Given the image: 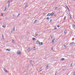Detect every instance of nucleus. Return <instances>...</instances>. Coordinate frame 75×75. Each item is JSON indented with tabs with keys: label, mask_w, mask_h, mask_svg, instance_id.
<instances>
[{
	"label": "nucleus",
	"mask_w": 75,
	"mask_h": 75,
	"mask_svg": "<svg viewBox=\"0 0 75 75\" xmlns=\"http://www.w3.org/2000/svg\"><path fill=\"white\" fill-rule=\"evenodd\" d=\"M17 54L18 55H21V51L20 50H18L17 51Z\"/></svg>",
	"instance_id": "nucleus-1"
},
{
	"label": "nucleus",
	"mask_w": 75,
	"mask_h": 75,
	"mask_svg": "<svg viewBox=\"0 0 75 75\" xmlns=\"http://www.w3.org/2000/svg\"><path fill=\"white\" fill-rule=\"evenodd\" d=\"M8 2H9V3H8V7H10V4H11V2L9 1H8Z\"/></svg>",
	"instance_id": "nucleus-2"
},
{
	"label": "nucleus",
	"mask_w": 75,
	"mask_h": 75,
	"mask_svg": "<svg viewBox=\"0 0 75 75\" xmlns=\"http://www.w3.org/2000/svg\"><path fill=\"white\" fill-rule=\"evenodd\" d=\"M70 45H75V43L74 42H72L70 44Z\"/></svg>",
	"instance_id": "nucleus-3"
},
{
	"label": "nucleus",
	"mask_w": 75,
	"mask_h": 75,
	"mask_svg": "<svg viewBox=\"0 0 75 75\" xmlns=\"http://www.w3.org/2000/svg\"><path fill=\"white\" fill-rule=\"evenodd\" d=\"M54 40H55V38H54L52 40V43H53V44H54Z\"/></svg>",
	"instance_id": "nucleus-4"
},
{
	"label": "nucleus",
	"mask_w": 75,
	"mask_h": 75,
	"mask_svg": "<svg viewBox=\"0 0 75 75\" xmlns=\"http://www.w3.org/2000/svg\"><path fill=\"white\" fill-rule=\"evenodd\" d=\"M40 41H37L36 42V44H40Z\"/></svg>",
	"instance_id": "nucleus-5"
},
{
	"label": "nucleus",
	"mask_w": 75,
	"mask_h": 75,
	"mask_svg": "<svg viewBox=\"0 0 75 75\" xmlns=\"http://www.w3.org/2000/svg\"><path fill=\"white\" fill-rule=\"evenodd\" d=\"M4 71H5V72H8V71L6 70V68H4Z\"/></svg>",
	"instance_id": "nucleus-6"
},
{
	"label": "nucleus",
	"mask_w": 75,
	"mask_h": 75,
	"mask_svg": "<svg viewBox=\"0 0 75 75\" xmlns=\"http://www.w3.org/2000/svg\"><path fill=\"white\" fill-rule=\"evenodd\" d=\"M15 30V27L14 26H13V30H12L13 31V32H14V31Z\"/></svg>",
	"instance_id": "nucleus-7"
},
{
	"label": "nucleus",
	"mask_w": 75,
	"mask_h": 75,
	"mask_svg": "<svg viewBox=\"0 0 75 75\" xmlns=\"http://www.w3.org/2000/svg\"><path fill=\"white\" fill-rule=\"evenodd\" d=\"M47 16H51V14L50 13H49L47 14Z\"/></svg>",
	"instance_id": "nucleus-8"
},
{
	"label": "nucleus",
	"mask_w": 75,
	"mask_h": 75,
	"mask_svg": "<svg viewBox=\"0 0 75 75\" xmlns=\"http://www.w3.org/2000/svg\"><path fill=\"white\" fill-rule=\"evenodd\" d=\"M2 38H3L2 39H3V40H4V35H3V34H2Z\"/></svg>",
	"instance_id": "nucleus-9"
},
{
	"label": "nucleus",
	"mask_w": 75,
	"mask_h": 75,
	"mask_svg": "<svg viewBox=\"0 0 75 75\" xmlns=\"http://www.w3.org/2000/svg\"><path fill=\"white\" fill-rule=\"evenodd\" d=\"M64 33L65 35L67 34V30H66L64 31Z\"/></svg>",
	"instance_id": "nucleus-10"
},
{
	"label": "nucleus",
	"mask_w": 75,
	"mask_h": 75,
	"mask_svg": "<svg viewBox=\"0 0 75 75\" xmlns=\"http://www.w3.org/2000/svg\"><path fill=\"white\" fill-rule=\"evenodd\" d=\"M37 19L35 20L33 23L34 24H35V23H36V22H37Z\"/></svg>",
	"instance_id": "nucleus-11"
},
{
	"label": "nucleus",
	"mask_w": 75,
	"mask_h": 75,
	"mask_svg": "<svg viewBox=\"0 0 75 75\" xmlns=\"http://www.w3.org/2000/svg\"><path fill=\"white\" fill-rule=\"evenodd\" d=\"M42 44H43L42 42H41V43L40 42V43H39V44L40 45H42Z\"/></svg>",
	"instance_id": "nucleus-12"
},
{
	"label": "nucleus",
	"mask_w": 75,
	"mask_h": 75,
	"mask_svg": "<svg viewBox=\"0 0 75 75\" xmlns=\"http://www.w3.org/2000/svg\"><path fill=\"white\" fill-rule=\"evenodd\" d=\"M42 67H41L40 68V71H42Z\"/></svg>",
	"instance_id": "nucleus-13"
},
{
	"label": "nucleus",
	"mask_w": 75,
	"mask_h": 75,
	"mask_svg": "<svg viewBox=\"0 0 75 75\" xmlns=\"http://www.w3.org/2000/svg\"><path fill=\"white\" fill-rule=\"evenodd\" d=\"M73 28H74L75 30V25H74V24L73 25Z\"/></svg>",
	"instance_id": "nucleus-14"
},
{
	"label": "nucleus",
	"mask_w": 75,
	"mask_h": 75,
	"mask_svg": "<svg viewBox=\"0 0 75 75\" xmlns=\"http://www.w3.org/2000/svg\"><path fill=\"white\" fill-rule=\"evenodd\" d=\"M64 60H65V58H63L61 59V61H64Z\"/></svg>",
	"instance_id": "nucleus-15"
},
{
	"label": "nucleus",
	"mask_w": 75,
	"mask_h": 75,
	"mask_svg": "<svg viewBox=\"0 0 75 75\" xmlns=\"http://www.w3.org/2000/svg\"><path fill=\"white\" fill-rule=\"evenodd\" d=\"M28 6V4H26L25 7H27Z\"/></svg>",
	"instance_id": "nucleus-16"
},
{
	"label": "nucleus",
	"mask_w": 75,
	"mask_h": 75,
	"mask_svg": "<svg viewBox=\"0 0 75 75\" xmlns=\"http://www.w3.org/2000/svg\"><path fill=\"white\" fill-rule=\"evenodd\" d=\"M30 64H32L33 63V62H32V60L30 61Z\"/></svg>",
	"instance_id": "nucleus-17"
},
{
	"label": "nucleus",
	"mask_w": 75,
	"mask_h": 75,
	"mask_svg": "<svg viewBox=\"0 0 75 75\" xmlns=\"http://www.w3.org/2000/svg\"><path fill=\"white\" fill-rule=\"evenodd\" d=\"M46 66H47V68H48V67H49V64H47Z\"/></svg>",
	"instance_id": "nucleus-18"
},
{
	"label": "nucleus",
	"mask_w": 75,
	"mask_h": 75,
	"mask_svg": "<svg viewBox=\"0 0 75 75\" xmlns=\"http://www.w3.org/2000/svg\"><path fill=\"white\" fill-rule=\"evenodd\" d=\"M28 51H30V48H29L28 49Z\"/></svg>",
	"instance_id": "nucleus-19"
},
{
	"label": "nucleus",
	"mask_w": 75,
	"mask_h": 75,
	"mask_svg": "<svg viewBox=\"0 0 75 75\" xmlns=\"http://www.w3.org/2000/svg\"><path fill=\"white\" fill-rule=\"evenodd\" d=\"M2 27H3V28H6V26H5V25H3L2 26Z\"/></svg>",
	"instance_id": "nucleus-20"
},
{
	"label": "nucleus",
	"mask_w": 75,
	"mask_h": 75,
	"mask_svg": "<svg viewBox=\"0 0 75 75\" xmlns=\"http://www.w3.org/2000/svg\"><path fill=\"white\" fill-rule=\"evenodd\" d=\"M15 42L14 41V40H12V43H14Z\"/></svg>",
	"instance_id": "nucleus-21"
},
{
	"label": "nucleus",
	"mask_w": 75,
	"mask_h": 75,
	"mask_svg": "<svg viewBox=\"0 0 75 75\" xmlns=\"http://www.w3.org/2000/svg\"><path fill=\"white\" fill-rule=\"evenodd\" d=\"M57 7H56L54 8L55 10H57Z\"/></svg>",
	"instance_id": "nucleus-22"
},
{
	"label": "nucleus",
	"mask_w": 75,
	"mask_h": 75,
	"mask_svg": "<svg viewBox=\"0 0 75 75\" xmlns=\"http://www.w3.org/2000/svg\"><path fill=\"white\" fill-rule=\"evenodd\" d=\"M20 16V14L18 13V15L17 16V17H19Z\"/></svg>",
	"instance_id": "nucleus-23"
},
{
	"label": "nucleus",
	"mask_w": 75,
	"mask_h": 75,
	"mask_svg": "<svg viewBox=\"0 0 75 75\" xmlns=\"http://www.w3.org/2000/svg\"><path fill=\"white\" fill-rule=\"evenodd\" d=\"M66 16H65L64 18V20H66Z\"/></svg>",
	"instance_id": "nucleus-24"
},
{
	"label": "nucleus",
	"mask_w": 75,
	"mask_h": 75,
	"mask_svg": "<svg viewBox=\"0 0 75 75\" xmlns=\"http://www.w3.org/2000/svg\"><path fill=\"white\" fill-rule=\"evenodd\" d=\"M51 49L52 51H54V48H53V47H52L51 48Z\"/></svg>",
	"instance_id": "nucleus-25"
},
{
	"label": "nucleus",
	"mask_w": 75,
	"mask_h": 75,
	"mask_svg": "<svg viewBox=\"0 0 75 75\" xmlns=\"http://www.w3.org/2000/svg\"><path fill=\"white\" fill-rule=\"evenodd\" d=\"M52 13L53 15L55 13V11H53L52 12Z\"/></svg>",
	"instance_id": "nucleus-26"
},
{
	"label": "nucleus",
	"mask_w": 75,
	"mask_h": 75,
	"mask_svg": "<svg viewBox=\"0 0 75 75\" xmlns=\"http://www.w3.org/2000/svg\"><path fill=\"white\" fill-rule=\"evenodd\" d=\"M32 40L33 41H34V40H35V38H32Z\"/></svg>",
	"instance_id": "nucleus-27"
},
{
	"label": "nucleus",
	"mask_w": 75,
	"mask_h": 75,
	"mask_svg": "<svg viewBox=\"0 0 75 75\" xmlns=\"http://www.w3.org/2000/svg\"><path fill=\"white\" fill-rule=\"evenodd\" d=\"M69 16H70V19H72V17H71V16L70 15H69Z\"/></svg>",
	"instance_id": "nucleus-28"
},
{
	"label": "nucleus",
	"mask_w": 75,
	"mask_h": 75,
	"mask_svg": "<svg viewBox=\"0 0 75 75\" xmlns=\"http://www.w3.org/2000/svg\"><path fill=\"white\" fill-rule=\"evenodd\" d=\"M33 50H34V51H35V47H33Z\"/></svg>",
	"instance_id": "nucleus-29"
},
{
	"label": "nucleus",
	"mask_w": 75,
	"mask_h": 75,
	"mask_svg": "<svg viewBox=\"0 0 75 75\" xmlns=\"http://www.w3.org/2000/svg\"><path fill=\"white\" fill-rule=\"evenodd\" d=\"M6 51H10V50L9 49H6Z\"/></svg>",
	"instance_id": "nucleus-30"
},
{
	"label": "nucleus",
	"mask_w": 75,
	"mask_h": 75,
	"mask_svg": "<svg viewBox=\"0 0 75 75\" xmlns=\"http://www.w3.org/2000/svg\"><path fill=\"white\" fill-rule=\"evenodd\" d=\"M53 15H54L52 13L50 14V16H53Z\"/></svg>",
	"instance_id": "nucleus-31"
},
{
	"label": "nucleus",
	"mask_w": 75,
	"mask_h": 75,
	"mask_svg": "<svg viewBox=\"0 0 75 75\" xmlns=\"http://www.w3.org/2000/svg\"><path fill=\"white\" fill-rule=\"evenodd\" d=\"M73 75H75V71L74 72Z\"/></svg>",
	"instance_id": "nucleus-32"
},
{
	"label": "nucleus",
	"mask_w": 75,
	"mask_h": 75,
	"mask_svg": "<svg viewBox=\"0 0 75 75\" xmlns=\"http://www.w3.org/2000/svg\"><path fill=\"white\" fill-rule=\"evenodd\" d=\"M57 71H56L55 73V75H57Z\"/></svg>",
	"instance_id": "nucleus-33"
},
{
	"label": "nucleus",
	"mask_w": 75,
	"mask_h": 75,
	"mask_svg": "<svg viewBox=\"0 0 75 75\" xmlns=\"http://www.w3.org/2000/svg\"><path fill=\"white\" fill-rule=\"evenodd\" d=\"M13 30H11V33H13Z\"/></svg>",
	"instance_id": "nucleus-34"
},
{
	"label": "nucleus",
	"mask_w": 75,
	"mask_h": 75,
	"mask_svg": "<svg viewBox=\"0 0 75 75\" xmlns=\"http://www.w3.org/2000/svg\"><path fill=\"white\" fill-rule=\"evenodd\" d=\"M37 35H38V34H35V36H37Z\"/></svg>",
	"instance_id": "nucleus-35"
},
{
	"label": "nucleus",
	"mask_w": 75,
	"mask_h": 75,
	"mask_svg": "<svg viewBox=\"0 0 75 75\" xmlns=\"http://www.w3.org/2000/svg\"><path fill=\"white\" fill-rule=\"evenodd\" d=\"M71 67H72V63H71L70 65Z\"/></svg>",
	"instance_id": "nucleus-36"
},
{
	"label": "nucleus",
	"mask_w": 75,
	"mask_h": 75,
	"mask_svg": "<svg viewBox=\"0 0 75 75\" xmlns=\"http://www.w3.org/2000/svg\"><path fill=\"white\" fill-rule=\"evenodd\" d=\"M54 29L55 30H57V28H54Z\"/></svg>",
	"instance_id": "nucleus-37"
},
{
	"label": "nucleus",
	"mask_w": 75,
	"mask_h": 75,
	"mask_svg": "<svg viewBox=\"0 0 75 75\" xmlns=\"http://www.w3.org/2000/svg\"><path fill=\"white\" fill-rule=\"evenodd\" d=\"M57 27L58 28H59V27L60 26H59V25H58L57 26Z\"/></svg>",
	"instance_id": "nucleus-38"
},
{
	"label": "nucleus",
	"mask_w": 75,
	"mask_h": 75,
	"mask_svg": "<svg viewBox=\"0 0 75 75\" xmlns=\"http://www.w3.org/2000/svg\"><path fill=\"white\" fill-rule=\"evenodd\" d=\"M5 8H6H6H7V6H5Z\"/></svg>",
	"instance_id": "nucleus-39"
},
{
	"label": "nucleus",
	"mask_w": 75,
	"mask_h": 75,
	"mask_svg": "<svg viewBox=\"0 0 75 75\" xmlns=\"http://www.w3.org/2000/svg\"><path fill=\"white\" fill-rule=\"evenodd\" d=\"M52 19H51L50 20V22H51V21H52Z\"/></svg>",
	"instance_id": "nucleus-40"
},
{
	"label": "nucleus",
	"mask_w": 75,
	"mask_h": 75,
	"mask_svg": "<svg viewBox=\"0 0 75 75\" xmlns=\"http://www.w3.org/2000/svg\"><path fill=\"white\" fill-rule=\"evenodd\" d=\"M47 20H48V19H49V17H47Z\"/></svg>",
	"instance_id": "nucleus-41"
},
{
	"label": "nucleus",
	"mask_w": 75,
	"mask_h": 75,
	"mask_svg": "<svg viewBox=\"0 0 75 75\" xmlns=\"http://www.w3.org/2000/svg\"><path fill=\"white\" fill-rule=\"evenodd\" d=\"M6 8H5V9L4 10V11H6Z\"/></svg>",
	"instance_id": "nucleus-42"
},
{
	"label": "nucleus",
	"mask_w": 75,
	"mask_h": 75,
	"mask_svg": "<svg viewBox=\"0 0 75 75\" xmlns=\"http://www.w3.org/2000/svg\"><path fill=\"white\" fill-rule=\"evenodd\" d=\"M64 47H66V45H64Z\"/></svg>",
	"instance_id": "nucleus-43"
},
{
	"label": "nucleus",
	"mask_w": 75,
	"mask_h": 75,
	"mask_svg": "<svg viewBox=\"0 0 75 75\" xmlns=\"http://www.w3.org/2000/svg\"><path fill=\"white\" fill-rule=\"evenodd\" d=\"M13 16L14 17V16H15V15H13V16Z\"/></svg>",
	"instance_id": "nucleus-44"
},
{
	"label": "nucleus",
	"mask_w": 75,
	"mask_h": 75,
	"mask_svg": "<svg viewBox=\"0 0 75 75\" xmlns=\"http://www.w3.org/2000/svg\"><path fill=\"white\" fill-rule=\"evenodd\" d=\"M54 16H55V17H56V16H57V15H55Z\"/></svg>",
	"instance_id": "nucleus-45"
},
{
	"label": "nucleus",
	"mask_w": 75,
	"mask_h": 75,
	"mask_svg": "<svg viewBox=\"0 0 75 75\" xmlns=\"http://www.w3.org/2000/svg\"><path fill=\"white\" fill-rule=\"evenodd\" d=\"M51 39L52 38V36H51Z\"/></svg>",
	"instance_id": "nucleus-46"
},
{
	"label": "nucleus",
	"mask_w": 75,
	"mask_h": 75,
	"mask_svg": "<svg viewBox=\"0 0 75 75\" xmlns=\"http://www.w3.org/2000/svg\"><path fill=\"white\" fill-rule=\"evenodd\" d=\"M1 16H3V14H1Z\"/></svg>",
	"instance_id": "nucleus-47"
},
{
	"label": "nucleus",
	"mask_w": 75,
	"mask_h": 75,
	"mask_svg": "<svg viewBox=\"0 0 75 75\" xmlns=\"http://www.w3.org/2000/svg\"><path fill=\"white\" fill-rule=\"evenodd\" d=\"M67 9L68 10H69V8H68V7H67Z\"/></svg>",
	"instance_id": "nucleus-48"
},
{
	"label": "nucleus",
	"mask_w": 75,
	"mask_h": 75,
	"mask_svg": "<svg viewBox=\"0 0 75 75\" xmlns=\"http://www.w3.org/2000/svg\"><path fill=\"white\" fill-rule=\"evenodd\" d=\"M68 10L69 11V9Z\"/></svg>",
	"instance_id": "nucleus-49"
},
{
	"label": "nucleus",
	"mask_w": 75,
	"mask_h": 75,
	"mask_svg": "<svg viewBox=\"0 0 75 75\" xmlns=\"http://www.w3.org/2000/svg\"><path fill=\"white\" fill-rule=\"evenodd\" d=\"M23 1H25V0H23Z\"/></svg>",
	"instance_id": "nucleus-50"
},
{
	"label": "nucleus",
	"mask_w": 75,
	"mask_h": 75,
	"mask_svg": "<svg viewBox=\"0 0 75 75\" xmlns=\"http://www.w3.org/2000/svg\"><path fill=\"white\" fill-rule=\"evenodd\" d=\"M67 75H68V74H67Z\"/></svg>",
	"instance_id": "nucleus-51"
},
{
	"label": "nucleus",
	"mask_w": 75,
	"mask_h": 75,
	"mask_svg": "<svg viewBox=\"0 0 75 75\" xmlns=\"http://www.w3.org/2000/svg\"><path fill=\"white\" fill-rule=\"evenodd\" d=\"M35 40H37V39H36Z\"/></svg>",
	"instance_id": "nucleus-52"
}]
</instances>
